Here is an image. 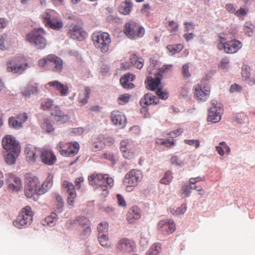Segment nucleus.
<instances>
[{
	"instance_id": "obj_64",
	"label": "nucleus",
	"mask_w": 255,
	"mask_h": 255,
	"mask_svg": "<svg viewBox=\"0 0 255 255\" xmlns=\"http://www.w3.org/2000/svg\"><path fill=\"white\" fill-rule=\"evenodd\" d=\"M225 8L227 11L229 13H234L236 12V8L234 5L232 3H227L226 4Z\"/></svg>"
},
{
	"instance_id": "obj_41",
	"label": "nucleus",
	"mask_w": 255,
	"mask_h": 255,
	"mask_svg": "<svg viewBox=\"0 0 255 255\" xmlns=\"http://www.w3.org/2000/svg\"><path fill=\"white\" fill-rule=\"evenodd\" d=\"M109 224L106 221L101 222L97 227L98 234L108 233Z\"/></svg>"
},
{
	"instance_id": "obj_51",
	"label": "nucleus",
	"mask_w": 255,
	"mask_h": 255,
	"mask_svg": "<svg viewBox=\"0 0 255 255\" xmlns=\"http://www.w3.org/2000/svg\"><path fill=\"white\" fill-rule=\"evenodd\" d=\"M184 142L190 146H194L196 148H198L200 146L199 139H185Z\"/></svg>"
},
{
	"instance_id": "obj_47",
	"label": "nucleus",
	"mask_w": 255,
	"mask_h": 255,
	"mask_svg": "<svg viewBox=\"0 0 255 255\" xmlns=\"http://www.w3.org/2000/svg\"><path fill=\"white\" fill-rule=\"evenodd\" d=\"M62 186L64 188L67 189L68 194H70L71 192H76L74 185L71 182L65 180L63 182Z\"/></svg>"
},
{
	"instance_id": "obj_22",
	"label": "nucleus",
	"mask_w": 255,
	"mask_h": 255,
	"mask_svg": "<svg viewBox=\"0 0 255 255\" xmlns=\"http://www.w3.org/2000/svg\"><path fill=\"white\" fill-rule=\"evenodd\" d=\"M111 119L114 125L121 128L125 127L126 124L125 115L118 111H114L111 113Z\"/></svg>"
},
{
	"instance_id": "obj_49",
	"label": "nucleus",
	"mask_w": 255,
	"mask_h": 255,
	"mask_svg": "<svg viewBox=\"0 0 255 255\" xmlns=\"http://www.w3.org/2000/svg\"><path fill=\"white\" fill-rule=\"evenodd\" d=\"M57 215L54 213H51L49 216L46 217L45 219V222L47 225H51L54 222L57 221Z\"/></svg>"
},
{
	"instance_id": "obj_10",
	"label": "nucleus",
	"mask_w": 255,
	"mask_h": 255,
	"mask_svg": "<svg viewBox=\"0 0 255 255\" xmlns=\"http://www.w3.org/2000/svg\"><path fill=\"white\" fill-rule=\"evenodd\" d=\"M120 145V150L125 158L130 160L135 157L137 150L133 141L124 139L121 141Z\"/></svg>"
},
{
	"instance_id": "obj_7",
	"label": "nucleus",
	"mask_w": 255,
	"mask_h": 255,
	"mask_svg": "<svg viewBox=\"0 0 255 255\" xmlns=\"http://www.w3.org/2000/svg\"><path fill=\"white\" fill-rule=\"evenodd\" d=\"M124 31L126 35L131 39L142 37L145 33L144 28L132 20L126 23Z\"/></svg>"
},
{
	"instance_id": "obj_19",
	"label": "nucleus",
	"mask_w": 255,
	"mask_h": 255,
	"mask_svg": "<svg viewBox=\"0 0 255 255\" xmlns=\"http://www.w3.org/2000/svg\"><path fill=\"white\" fill-rule=\"evenodd\" d=\"M47 59L50 61L49 70L53 72L60 73L63 68V60L61 58L53 54L47 55Z\"/></svg>"
},
{
	"instance_id": "obj_27",
	"label": "nucleus",
	"mask_w": 255,
	"mask_h": 255,
	"mask_svg": "<svg viewBox=\"0 0 255 255\" xmlns=\"http://www.w3.org/2000/svg\"><path fill=\"white\" fill-rule=\"evenodd\" d=\"M135 79V76L134 75L128 73L121 78L120 83L125 89H131L134 87V85L130 82L134 81Z\"/></svg>"
},
{
	"instance_id": "obj_11",
	"label": "nucleus",
	"mask_w": 255,
	"mask_h": 255,
	"mask_svg": "<svg viewBox=\"0 0 255 255\" xmlns=\"http://www.w3.org/2000/svg\"><path fill=\"white\" fill-rule=\"evenodd\" d=\"M211 107L209 111L208 121L213 123L219 122L221 119L223 107L218 101L213 100L211 101Z\"/></svg>"
},
{
	"instance_id": "obj_48",
	"label": "nucleus",
	"mask_w": 255,
	"mask_h": 255,
	"mask_svg": "<svg viewBox=\"0 0 255 255\" xmlns=\"http://www.w3.org/2000/svg\"><path fill=\"white\" fill-rule=\"evenodd\" d=\"M103 157L104 158L110 161L113 164H115L117 160V156L110 152L105 153L103 155Z\"/></svg>"
},
{
	"instance_id": "obj_28",
	"label": "nucleus",
	"mask_w": 255,
	"mask_h": 255,
	"mask_svg": "<svg viewBox=\"0 0 255 255\" xmlns=\"http://www.w3.org/2000/svg\"><path fill=\"white\" fill-rule=\"evenodd\" d=\"M133 6L131 0H125L122 2L118 6V11L124 15H128L131 12Z\"/></svg>"
},
{
	"instance_id": "obj_13",
	"label": "nucleus",
	"mask_w": 255,
	"mask_h": 255,
	"mask_svg": "<svg viewBox=\"0 0 255 255\" xmlns=\"http://www.w3.org/2000/svg\"><path fill=\"white\" fill-rule=\"evenodd\" d=\"M68 36L73 39L82 41L88 37L87 32L81 24H75L71 26L67 32Z\"/></svg>"
},
{
	"instance_id": "obj_60",
	"label": "nucleus",
	"mask_w": 255,
	"mask_h": 255,
	"mask_svg": "<svg viewBox=\"0 0 255 255\" xmlns=\"http://www.w3.org/2000/svg\"><path fill=\"white\" fill-rule=\"evenodd\" d=\"M205 180V178L204 176L200 177L198 176L195 178H191L189 180V183L191 185H195L196 183L199 182L200 181H203Z\"/></svg>"
},
{
	"instance_id": "obj_1",
	"label": "nucleus",
	"mask_w": 255,
	"mask_h": 255,
	"mask_svg": "<svg viewBox=\"0 0 255 255\" xmlns=\"http://www.w3.org/2000/svg\"><path fill=\"white\" fill-rule=\"evenodd\" d=\"M90 185L102 198L107 197L109 194L108 188L114 186V180L107 174L94 173L88 177Z\"/></svg>"
},
{
	"instance_id": "obj_55",
	"label": "nucleus",
	"mask_w": 255,
	"mask_h": 255,
	"mask_svg": "<svg viewBox=\"0 0 255 255\" xmlns=\"http://www.w3.org/2000/svg\"><path fill=\"white\" fill-rule=\"evenodd\" d=\"M76 192H70L68 194V197L67 198V202L70 206H73L74 205V200L76 197Z\"/></svg>"
},
{
	"instance_id": "obj_62",
	"label": "nucleus",
	"mask_w": 255,
	"mask_h": 255,
	"mask_svg": "<svg viewBox=\"0 0 255 255\" xmlns=\"http://www.w3.org/2000/svg\"><path fill=\"white\" fill-rule=\"evenodd\" d=\"M84 181V179L83 177H77L75 179V189L76 188L77 190H79L81 187V183Z\"/></svg>"
},
{
	"instance_id": "obj_18",
	"label": "nucleus",
	"mask_w": 255,
	"mask_h": 255,
	"mask_svg": "<svg viewBox=\"0 0 255 255\" xmlns=\"http://www.w3.org/2000/svg\"><path fill=\"white\" fill-rule=\"evenodd\" d=\"M28 115L26 113H20L15 117H11L8 120L9 126L10 128L19 129L22 127L23 123L28 120Z\"/></svg>"
},
{
	"instance_id": "obj_45",
	"label": "nucleus",
	"mask_w": 255,
	"mask_h": 255,
	"mask_svg": "<svg viewBox=\"0 0 255 255\" xmlns=\"http://www.w3.org/2000/svg\"><path fill=\"white\" fill-rule=\"evenodd\" d=\"M167 48L170 52H171L172 54H175V53H178L181 51L183 48V45L181 44L173 45H168Z\"/></svg>"
},
{
	"instance_id": "obj_14",
	"label": "nucleus",
	"mask_w": 255,
	"mask_h": 255,
	"mask_svg": "<svg viewBox=\"0 0 255 255\" xmlns=\"http://www.w3.org/2000/svg\"><path fill=\"white\" fill-rule=\"evenodd\" d=\"M7 188L12 192H18L22 188V182L20 178L12 173L5 174Z\"/></svg>"
},
{
	"instance_id": "obj_6",
	"label": "nucleus",
	"mask_w": 255,
	"mask_h": 255,
	"mask_svg": "<svg viewBox=\"0 0 255 255\" xmlns=\"http://www.w3.org/2000/svg\"><path fill=\"white\" fill-rule=\"evenodd\" d=\"M80 148V145L77 141L65 142L60 141L56 145V149L63 156L71 157L76 155Z\"/></svg>"
},
{
	"instance_id": "obj_24",
	"label": "nucleus",
	"mask_w": 255,
	"mask_h": 255,
	"mask_svg": "<svg viewBox=\"0 0 255 255\" xmlns=\"http://www.w3.org/2000/svg\"><path fill=\"white\" fill-rule=\"evenodd\" d=\"M37 149L31 145H27L25 148L24 153L26 159L30 163H34L38 157Z\"/></svg>"
},
{
	"instance_id": "obj_63",
	"label": "nucleus",
	"mask_w": 255,
	"mask_h": 255,
	"mask_svg": "<svg viewBox=\"0 0 255 255\" xmlns=\"http://www.w3.org/2000/svg\"><path fill=\"white\" fill-rule=\"evenodd\" d=\"M117 198L118 199V202L119 206L124 207L126 206V202L124 197L121 195L117 194Z\"/></svg>"
},
{
	"instance_id": "obj_30",
	"label": "nucleus",
	"mask_w": 255,
	"mask_h": 255,
	"mask_svg": "<svg viewBox=\"0 0 255 255\" xmlns=\"http://www.w3.org/2000/svg\"><path fill=\"white\" fill-rule=\"evenodd\" d=\"M52 184V177L51 175H49L42 184H40L39 183L38 195H43L51 187Z\"/></svg>"
},
{
	"instance_id": "obj_2",
	"label": "nucleus",
	"mask_w": 255,
	"mask_h": 255,
	"mask_svg": "<svg viewBox=\"0 0 255 255\" xmlns=\"http://www.w3.org/2000/svg\"><path fill=\"white\" fill-rule=\"evenodd\" d=\"M91 39L94 45L102 53H106L109 50L111 39L109 34L106 32L96 31L93 32Z\"/></svg>"
},
{
	"instance_id": "obj_16",
	"label": "nucleus",
	"mask_w": 255,
	"mask_h": 255,
	"mask_svg": "<svg viewBox=\"0 0 255 255\" xmlns=\"http://www.w3.org/2000/svg\"><path fill=\"white\" fill-rule=\"evenodd\" d=\"M194 94L198 101H205L209 97L211 89L208 86L197 84L194 88Z\"/></svg>"
},
{
	"instance_id": "obj_50",
	"label": "nucleus",
	"mask_w": 255,
	"mask_h": 255,
	"mask_svg": "<svg viewBox=\"0 0 255 255\" xmlns=\"http://www.w3.org/2000/svg\"><path fill=\"white\" fill-rule=\"evenodd\" d=\"M190 186L187 185L182 186L180 191L181 195L182 197H189L190 195Z\"/></svg>"
},
{
	"instance_id": "obj_8",
	"label": "nucleus",
	"mask_w": 255,
	"mask_h": 255,
	"mask_svg": "<svg viewBox=\"0 0 255 255\" xmlns=\"http://www.w3.org/2000/svg\"><path fill=\"white\" fill-rule=\"evenodd\" d=\"M33 213L30 206L23 208L19 213L16 219L13 222V225L18 228H22L29 225L32 221Z\"/></svg>"
},
{
	"instance_id": "obj_56",
	"label": "nucleus",
	"mask_w": 255,
	"mask_h": 255,
	"mask_svg": "<svg viewBox=\"0 0 255 255\" xmlns=\"http://www.w3.org/2000/svg\"><path fill=\"white\" fill-rule=\"evenodd\" d=\"M182 132L183 129L181 128H178L174 131L169 132L167 135L171 138H174L180 135Z\"/></svg>"
},
{
	"instance_id": "obj_35",
	"label": "nucleus",
	"mask_w": 255,
	"mask_h": 255,
	"mask_svg": "<svg viewBox=\"0 0 255 255\" xmlns=\"http://www.w3.org/2000/svg\"><path fill=\"white\" fill-rule=\"evenodd\" d=\"M88 219L84 217H80L77 219L69 220L65 224V226L68 229H72L78 225H80L81 224H85L87 223Z\"/></svg>"
},
{
	"instance_id": "obj_12",
	"label": "nucleus",
	"mask_w": 255,
	"mask_h": 255,
	"mask_svg": "<svg viewBox=\"0 0 255 255\" xmlns=\"http://www.w3.org/2000/svg\"><path fill=\"white\" fill-rule=\"evenodd\" d=\"M42 19L46 27L54 30H59L63 26L62 21L56 17L51 18V15L48 11L42 15Z\"/></svg>"
},
{
	"instance_id": "obj_33",
	"label": "nucleus",
	"mask_w": 255,
	"mask_h": 255,
	"mask_svg": "<svg viewBox=\"0 0 255 255\" xmlns=\"http://www.w3.org/2000/svg\"><path fill=\"white\" fill-rule=\"evenodd\" d=\"M37 92V84L32 82L29 83L22 92V94L26 97H30L31 95H33Z\"/></svg>"
},
{
	"instance_id": "obj_34",
	"label": "nucleus",
	"mask_w": 255,
	"mask_h": 255,
	"mask_svg": "<svg viewBox=\"0 0 255 255\" xmlns=\"http://www.w3.org/2000/svg\"><path fill=\"white\" fill-rule=\"evenodd\" d=\"M51 115L55 117L56 120L59 122H64L68 120V116L64 115L60 108L57 106L52 110Z\"/></svg>"
},
{
	"instance_id": "obj_5",
	"label": "nucleus",
	"mask_w": 255,
	"mask_h": 255,
	"mask_svg": "<svg viewBox=\"0 0 255 255\" xmlns=\"http://www.w3.org/2000/svg\"><path fill=\"white\" fill-rule=\"evenodd\" d=\"M143 177L142 172L138 169H131L125 175L123 184L126 187V191L130 192L140 182Z\"/></svg>"
},
{
	"instance_id": "obj_4",
	"label": "nucleus",
	"mask_w": 255,
	"mask_h": 255,
	"mask_svg": "<svg viewBox=\"0 0 255 255\" xmlns=\"http://www.w3.org/2000/svg\"><path fill=\"white\" fill-rule=\"evenodd\" d=\"M226 34L220 33L218 37L220 41L218 44V48L220 50H224L226 53L233 54L236 53L242 47V43L239 40H231L226 41Z\"/></svg>"
},
{
	"instance_id": "obj_25",
	"label": "nucleus",
	"mask_w": 255,
	"mask_h": 255,
	"mask_svg": "<svg viewBox=\"0 0 255 255\" xmlns=\"http://www.w3.org/2000/svg\"><path fill=\"white\" fill-rule=\"evenodd\" d=\"M108 139L110 140V142H113V138L110 137H105L104 135H99L93 143V149L96 151L103 149L107 144Z\"/></svg>"
},
{
	"instance_id": "obj_20",
	"label": "nucleus",
	"mask_w": 255,
	"mask_h": 255,
	"mask_svg": "<svg viewBox=\"0 0 255 255\" xmlns=\"http://www.w3.org/2000/svg\"><path fill=\"white\" fill-rule=\"evenodd\" d=\"M2 144L6 151H20L18 142L11 135H7L2 139Z\"/></svg>"
},
{
	"instance_id": "obj_37",
	"label": "nucleus",
	"mask_w": 255,
	"mask_h": 255,
	"mask_svg": "<svg viewBox=\"0 0 255 255\" xmlns=\"http://www.w3.org/2000/svg\"><path fill=\"white\" fill-rule=\"evenodd\" d=\"M160 83V79L159 77L155 78H148L145 82L146 88L150 90H155Z\"/></svg>"
},
{
	"instance_id": "obj_52",
	"label": "nucleus",
	"mask_w": 255,
	"mask_h": 255,
	"mask_svg": "<svg viewBox=\"0 0 255 255\" xmlns=\"http://www.w3.org/2000/svg\"><path fill=\"white\" fill-rule=\"evenodd\" d=\"M241 74L242 77L245 79V80H248L250 77V68L247 66L242 68Z\"/></svg>"
},
{
	"instance_id": "obj_54",
	"label": "nucleus",
	"mask_w": 255,
	"mask_h": 255,
	"mask_svg": "<svg viewBox=\"0 0 255 255\" xmlns=\"http://www.w3.org/2000/svg\"><path fill=\"white\" fill-rule=\"evenodd\" d=\"M53 106V101L51 100L47 99L45 101L41 103V107L44 110H48Z\"/></svg>"
},
{
	"instance_id": "obj_53",
	"label": "nucleus",
	"mask_w": 255,
	"mask_h": 255,
	"mask_svg": "<svg viewBox=\"0 0 255 255\" xmlns=\"http://www.w3.org/2000/svg\"><path fill=\"white\" fill-rule=\"evenodd\" d=\"M49 62L50 61L48 60L47 56L46 57L39 60L38 65L41 67H45L49 69Z\"/></svg>"
},
{
	"instance_id": "obj_57",
	"label": "nucleus",
	"mask_w": 255,
	"mask_h": 255,
	"mask_svg": "<svg viewBox=\"0 0 255 255\" xmlns=\"http://www.w3.org/2000/svg\"><path fill=\"white\" fill-rule=\"evenodd\" d=\"M189 69V66L188 64H185L182 66V75L185 78H189L191 76Z\"/></svg>"
},
{
	"instance_id": "obj_38",
	"label": "nucleus",
	"mask_w": 255,
	"mask_h": 255,
	"mask_svg": "<svg viewBox=\"0 0 255 255\" xmlns=\"http://www.w3.org/2000/svg\"><path fill=\"white\" fill-rule=\"evenodd\" d=\"M130 60L132 64L138 69H141L143 66V59L136 54L131 55Z\"/></svg>"
},
{
	"instance_id": "obj_42",
	"label": "nucleus",
	"mask_w": 255,
	"mask_h": 255,
	"mask_svg": "<svg viewBox=\"0 0 255 255\" xmlns=\"http://www.w3.org/2000/svg\"><path fill=\"white\" fill-rule=\"evenodd\" d=\"M98 240L102 246H107L109 240L108 233L98 234Z\"/></svg>"
},
{
	"instance_id": "obj_9",
	"label": "nucleus",
	"mask_w": 255,
	"mask_h": 255,
	"mask_svg": "<svg viewBox=\"0 0 255 255\" xmlns=\"http://www.w3.org/2000/svg\"><path fill=\"white\" fill-rule=\"evenodd\" d=\"M25 182L24 193L25 196L27 198H31L35 195H38L39 185V181L38 178L27 174L25 177Z\"/></svg>"
},
{
	"instance_id": "obj_36",
	"label": "nucleus",
	"mask_w": 255,
	"mask_h": 255,
	"mask_svg": "<svg viewBox=\"0 0 255 255\" xmlns=\"http://www.w3.org/2000/svg\"><path fill=\"white\" fill-rule=\"evenodd\" d=\"M8 153L5 156V161L9 164L12 165L15 163L16 159L18 156L20 151H6Z\"/></svg>"
},
{
	"instance_id": "obj_23",
	"label": "nucleus",
	"mask_w": 255,
	"mask_h": 255,
	"mask_svg": "<svg viewBox=\"0 0 255 255\" xmlns=\"http://www.w3.org/2000/svg\"><path fill=\"white\" fill-rule=\"evenodd\" d=\"M119 250L124 252H131L135 248V243L133 241L124 238L119 241L117 245Z\"/></svg>"
},
{
	"instance_id": "obj_29",
	"label": "nucleus",
	"mask_w": 255,
	"mask_h": 255,
	"mask_svg": "<svg viewBox=\"0 0 255 255\" xmlns=\"http://www.w3.org/2000/svg\"><path fill=\"white\" fill-rule=\"evenodd\" d=\"M48 85L50 87L55 88L56 90L59 91L61 96H65L68 93L69 88L68 86L64 85L58 81L49 82Z\"/></svg>"
},
{
	"instance_id": "obj_15",
	"label": "nucleus",
	"mask_w": 255,
	"mask_h": 255,
	"mask_svg": "<svg viewBox=\"0 0 255 255\" xmlns=\"http://www.w3.org/2000/svg\"><path fill=\"white\" fill-rule=\"evenodd\" d=\"M7 71L13 73H21L27 67V63L22 62V59L16 58L11 60L6 63Z\"/></svg>"
},
{
	"instance_id": "obj_3",
	"label": "nucleus",
	"mask_w": 255,
	"mask_h": 255,
	"mask_svg": "<svg viewBox=\"0 0 255 255\" xmlns=\"http://www.w3.org/2000/svg\"><path fill=\"white\" fill-rule=\"evenodd\" d=\"M45 34V31L41 28L34 29L26 35V40L37 49H43L47 45Z\"/></svg>"
},
{
	"instance_id": "obj_46",
	"label": "nucleus",
	"mask_w": 255,
	"mask_h": 255,
	"mask_svg": "<svg viewBox=\"0 0 255 255\" xmlns=\"http://www.w3.org/2000/svg\"><path fill=\"white\" fill-rule=\"evenodd\" d=\"M172 174L170 171H167L165 173L163 177L160 180V183L164 184H168L172 179Z\"/></svg>"
},
{
	"instance_id": "obj_43",
	"label": "nucleus",
	"mask_w": 255,
	"mask_h": 255,
	"mask_svg": "<svg viewBox=\"0 0 255 255\" xmlns=\"http://www.w3.org/2000/svg\"><path fill=\"white\" fill-rule=\"evenodd\" d=\"M80 226L83 227V230L81 233V236L84 238L87 237L91 234V230L89 224V221L88 219L87 223L85 224H81Z\"/></svg>"
},
{
	"instance_id": "obj_40",
	"label": "nucleus",
	"mask_w": 255,
	"mask_h": 255,
	"mask_svg": "<svg viewBox=\"0 0 255 255\" xmlns=\"http://www.w3.org/2000/svg\"><path fill=\"white\" fill-rule=\"evenodd\" d=\"M178 28L179 25L174 20H170L168 22L167 29L172 34H175L176 32L178 31Z\"/></svg>"
},
{
	"instance_id": "obj_17",
	"label": "nucleus",
	"mask_w": 255,
	"mask_h": 255,
	"mask_svg": "<svg viewBox=\"0 0 255 255\" xmlns=\"http://www.w3.org/2000/svg\"><path fill=\"white\" fill-rule=\"evenodd\" d=\"M157 229L162 234L168 235L175 231L176 226L172 220H163L158 222Z\"/></svg>"
},
{
	"instance_id": "obj_61",
	"label": "nucleus",
	"mask_w": 255,
	"mask_h": 255,
	"mask_svg": "<svg viewBox=\"0 0 255 255\" xmlns=\"http://www.w3.org/2000/svg\"><path fill=\"white\" fill-rule=\"evenodd\" d=\"M242 90V87L237 84H234L231 86L230 91L231 93L241 92Z\"/></svg>"
},
{
	"instance_id": "obj_26",
	"label": "nucleus",
	"mask_w": 255,
	"mask_h": 255,
	"mask_svg": "<svg viewBox=\"0 0 255 255\" xmlns=\"http://www.w3.org/2000/svg\"><path fill=\"white\" fill-rule=\"evenodd\" d=\"M141 217V211L137 206L131 207L127 215V220L130 224L133 223L135 220L139 219Z\"/></svg>"
},
{
	"instance_id": "obj_44",
	"label": "nucleus",
	"mask_w": 255,
	"mask_h": 255,
	"mask_svg": "<svg viewBox=\"0 0 255 255\" xmlns=\"http://www.w3.org/2000/svg\"><path fill=\"white\" fill-rule=\"evenodd\" d=\"M130 98L131 95L129 94H122L118 97L117 101L120 105H125L128 102Z\"/></svg>"
},
{
	"instance_id": "obj_32",
	"label": "nucleus",
	"mask_w": 255,
	"mask_h": 255,
	"mask_svg": "<svg viewBox=\"0 0 255 255\" xmlns=\"http://www.w3.org/2000/svg\"><path fill=\"white\" fill-rule=\"evenodd\" d=\"M156 100H158V99L156 96L151 93H147L141 99L140 104L143 107H146L153 104H156L157 103Z\"/></svg>"
},
{
	"instance_id": "obj_21",
	"label": "nucleus",
	"mask_w": 255,
	"mask_h": 255,
	"mask_svg": "<svg viewBox=\"0 0 255 255\" xmlns=\"http://www.w3.org/2000/svg\"><path fill=\"white\" fill-rule=\"evenodd\" d=\"M40 157L42 161L48 165H52L57 161V158L54 153L51 150L47 148L41 149Z\"/></svg>"
},
{
	"instance_id": "obj_31",
	"label": "nucleus",
	"mask_w": 255,
	"mask_h": 255,
	"mask_svg": "<svg viewBox=\"0 0 255 255\" xmlns=\"http://www.w3.org/2000/svg\"><path fill=\"white\" fill-rule=\"evenodd\" d=\"M91 90L89 87H85L83 92L80 93L78 98V102L80 106H83L88 102L90 97Z\"/></svg>"
},
{
	"instance_id": "obj_58",
	"label": "nucleus",
	"mask_w": 255,
	"mask_h": 255,
	"mask_svg": "<svg viewBox=\"0 0 255 255\" xmlns=\"http://www.w3.org/2000/svg\"><path fill=\"white\" fill-rule=\"evenodd\" d=\"M156 94L160 99L163 100H165L168 97V93L166 91H162L161 89H158L156 91Z\"/></svg>"
},
{
	"instance_id": "obj_39",
	"label": "nucleus",
	"mask_w": 255,
	"mask_h": 255,
	"mask_svg": "<svg viewBox=\"0 0 255 255\" xmlns=\"http://www.w3.org/2000/svg\"><path fill=\"white\" fill-rule=\"evenodd\" d=\"M161 252V246L159 244H154L147 251L146 255H158Z\"/></svg>"
},
{
	"instance_id": "obj_59",
	"label": "nucleus",
	"mask_w": 255,
	"mask_h": 255,
	"mask_svg": "<svg viewBox=\"0 0 255 255\" xmlns=\"http://www.w3.org/2000/svg\"><path fill=\"white\" fill-rule=\"evenodd\" d=\"M185 25V32H189L190 31H193L194 29L195 25L192 22H185L184 23Z\"/></svg>"
}]
</instances>
